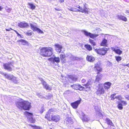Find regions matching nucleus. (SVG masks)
I'll use <instances>...</instances> for the list:
<instances>
[{
  "instance_id": "47",
  "label": "nucleus",
  "mask_w": 129,
  "mask_h": 129,
  "mask_svg": "<svg viewBox=\"0 0 129 129\" xmlns=\"http://www.w3.org/2000/svg\"><path fill=\"white\" fill-rule=\"evenodd\" d=\"M76 7L77 8L79 9L81 11H82V10H83V8L82 7H80V6H79L78 5V6H76Z\"/></svg>"
},
{
  "instance_id": "19",
  "label": "nucleus",
  "mask_w": 129,
  "mask_h": 129,
  "mask_svg": "<svg viewBox=\"0 0 129 129\" xmlns=\"http://www.w3.org/2000/svg\"><path fill=\"white\" fill-rule=\"evenodd\" d=\"M116 17L118 19L124 21H126L127 20V18L126 17L121 15H118Z\"/></svg>"
},
{
  "instance_id": "35",
  "label": "nucleus",
  "mask_w": 129,
  "mask_h": 129,
  "mask_svg": "<svg viewBox=\"0 0 129 129\" xmlns=\"http://www.w3.org/2000/svg\"><path fill=\"white\" fill-rule=\"evenodd\" d=\"M115 53L119 55H120L122 54V51H121L120 49H116V50L115 52Z\"/></svg>"
},
{
  "instance_id": "11",
  "label": "nucleus",
  "mask_w": 129,
  "mask_h": 129,
  "mask_svg": "<svg viewBox=\"0 0 129 129\" xmlns=\"http://www.w3.org/2000/svg\"><path fill=\"white\" fill-rule=\"evenodd\" d=\"M13 66L11 64L8 62V63H6L4 64L3 66L4 68L6 69L8 71H11L12 70V67Z\"/></svg>"
},
{
  "instance_id": "27",
  "label": "nucleus",
  "mask_w": 129,
  "mask_h": 129,
  "mask_svg": "<svg viewBox=\"0 0 129 129\" xmlns=\"http://www.w3.org/2000/svg\"><path fill=\"white\" fill-rule=\"evenodd\" d=\"M60 58L61 60V61L62 63H64L65 62V56L64 54L63 53L61 54L60 55Z\"/></svg>"
},
{
  "instance_id": "9",
  "label": "nucleus",
  "mask_w": 129,
  "mask_h": 129,
  "mask_svg": "<svg viewBox=\"0 0 129 129\" xmlns=\"http://www.w3.org/2000/svg\"><path fill=\"white\" fill-rule=\"evenodd\" d=\"M71 86L73 88L76 90H78L80 91L85 90V88L80 85L74 84L71 85Z\"/></svg>"
},
{
  "instance_id": "64",
  "label": "nucleus",
  "mask_w": 129,
  "mask_h": 129,
  "mask_svg": "<svg viewBox=\"0 0 129 129\" xmlns=\"http://www.w3.org/2000/svg\"><path fill=\"white\" fill-rule=\"evenodd\" d=\"M18 32H17V33H16L17 34H18Z\"/></svg>"
},
{
  "instance_id": "51",
  "label": "nucleus",
  "mask_w": 129,
  "mask_h": 129,
  "mask_svg": "<svg viewBox=\"0 0 129 129\" xmlns=\"http://www.w3.org/2000/svg\"><path fill=\"white\" fill-rule=\"evenodd\" d=\"M85 80L84 79H83L82 80V82L84 83L85 82Z\"/></svg>"
},
{
  "instance_id": "24",
  "label": "nucleus",
  "mask_w": 129,
  "mask_h": 129,
  "mask_svg": "<svg viewBox=\"0 0 129 129\" xmlns=\"http://www.w3.org/2000/svg\"><path fill=\"white\" fill-rule=\"evenodd\" d=\"M86 5V3L83 4L84 8L83 9V10L81 11V12L82 13H86L88 14V9L86 7L85 5Z\"/></svg>"
},
{
  "instance_id": "12",
  "label": "nucleus",
  "mask_w": 129,
  "mask_h": 129,
  "mask_svg": "<svg viewBox=\"0 0 129 129\" xmlns=\"http://www.w3.org/2000/svg\"><path fill=\"white\" fill-rule=\"evenodd\" d=\"M41 81V83L43 85L44 88H45L47 90H51V88L50 87L48 84H47L45 81H44L42 78L40 79Z\"/></svg>"
},
{
  "instance_id": "31",
  "label": "nucleus",
  "mask_w": 129,
  "mask_h": 129,
  "mask_svg": "<svg viewBox=\"0 0 129 129\" xmlns=\"http://www.w3.org/2000/svg\"><path fill=\"white\" fill-rule=\"evenodd\" d=\"M116 95V93H114L113 94H112L111 95L110 97L111 98V100H114L115 99H118L119 98L118 96H115Z\"/></svg>"
},
{
  "instance_id": "33",
  "label": "nucleus",
  "mask_w": 129,
  "mask_h": 129,
  "mask_svg": "<svg viewBox=\"0 0 129 129\" xmlns=\"http://www.w3.org/2000/svg\"><path fill=\"white\" fill-rule=\"evenodd\" d=\"M28 5L30 6V8L31 9L34 10L35 9L36 7L33 4L28 3Z\"/></svg>"
},
{
  "instance_id": "58",
  "label": "nucleus",
  "mask_w": 129,
  "mask_h": 129,
  "mask_svg": "<svg viewBox=\"0 0 129 129\" xmlns=\"http://www.w3.org/2000/svg\"><path fill=\"white\" fill-rule=\"evenodd\" d=\"M17 35L18 37H19V36H20V34H19V33H18V34H17Z\"/></svg>"
},
{
  "instance_id": "16",
  "label": "nucleus",
  "mask_w": 129,
  "mask_h": 129,
  "mask_svg": "<svg viewBox=\"0 0 129 129\" xmlns=\"http://www.w3.org/2000/svg\"><path fill=\"white\" fill-rule=\"evenodd\" d=\"M55 47L56 50L57 52L60 53L61 51V50L62 48V46L61 45L58 44H56L55 45Z\"/></svg>"
},
{
  "instance_id": "3",
  "label": "nucleus",
  "mask_w": 129,
  "mask_h": 129,
  "mask_svg": "<svg viewBox=\"0 0 129 129\" xmlns=\"http://www.w3.org/2000/svg\"><path fill=\"white\" fill-rule=\"evenodd\" d=\"M80 117L83 122H88L90 120L89 117L85 115L82 111H80L79 113Z\"/></svg>"
},
{
  "instance_id": "37",
  "label": "nucleus",
  "mask_w": 129,
  "mask_h": 129,
  "mask_svg": "<svg viewBox=\"0 0 129 129\" xmlns=\"http://www.w3.org/2000/svg\"><path fill=\"white\" fill-rule=\"evenodd\" d=\"M117 107L120 110L122 109L123 108L122 104L120 103H118Z\"/></svg>"
},
{
  "instance_id": "20",
  "label": "nucleus",
  "mask_w": 129,
  "mask_h": 129,
  "mask_svg": "<svg viewBox=\"0 0 129 129\" xmlns=\"http://www.w3.org/2000/svg\"><path fill=\"white\" fill-rule=\"evenodd\" d=\"M54 111V110L53 109H50L46 114L45 116V118H49V119L50 120V114H51V112H53Z\"/></svg>"
},
{
  "instance_id": "44",
  "label": "nucleus",
  "mask_w": 129,
  "mask_h": 129,
  "mask_svg": "<svg viewBox=\"0 0 129 129\" xmlns=\"http://www.w3.org/2000/svg\"><path fill=\"white\" fill-rule=\"evenodd\" d=\"M68 9L70 11L74 12V8H73L72 7L71 8L70 7L69 8H68Z\"/></svg>"
},
{
  "instance_id": "40",
  "label": "nucleus",
  "mask_w": 129,
  "mask_h": 129,
  "mask_svg": "<svg viewBox=\"0 0 129 129\" xmlns=\"http://www.w3.org/2000/svg\"><path fill=\"white\" fill-rule=\"evenodd\" d=\"M101 76H99V75H98L96 77V79L95 81L97 82H99L101 79Z\"/></svg>"
},
{
  "instance_id": "36",
  "label": "nucleus",
  "mask_w": 129,
  "mask_h": 129,
  "mask_svg": "<svg viewBox=\"0 0 129 129\" xmlns=\"http://www.w3.org/2000/svg\"><path fill=\"white\" fill-rule=\"evenodd\" d=\"M85 87H86V88L87 89L86 90V91H88V90H90V87L89 86V83H87L85 85Z\"/></svg>"
},
{
  "instance_id": "54",
  "label": "nucleus",
  "mask_w": 129,
  "mask_h": 129,
  "mask_svg": "<svg viewBox=\"0 0 129 129\" xmlns=\"http://www.w3.org/2000/svg\"><path fill=\"white\" fill-rule=\"evenodd\" d=\"M6 30L7 31H9L10 30V28L9 29H6Z\"/></svg>"
},
{
  "instance_id": "43",
  "label": "nucleus",
  "mask_w": 129,
  "mask_h": 129,
  "mask_svg": "<svg viewBox=\"0 0 129 129\" xmlns=\"http://www.w3.org/2000/svg\"><path fill=\"white\" fill-rule=\"evenodd\" d=\"M31 126L33 127L34 128L33 129H42L40 127L37 126L36 125H30Z\"/></svg>"
},
{
  "instance_id": "2",
  "label": "nucleus",
  "mask_w": 129,
  "mask_h": 129,
  "mask_svg": "<svg viewBox=\"0 0 129 129\" xmlns=\"http://www.w3.org/2000/svg\"><path fill=\"white\" fill-rule=\"evenodd\" d=\"M53 50L51 47H43L40 50V54L43 56L50 57L53 54Z\"/></svg>"
},
{
  "instance_id": "46",
  "label": "nucleus",
  "mask_w": 129,
  "mask_h": 129,
  "mask_svg": "<svg viewBox=\"0 0 129 129\" xmlns=\"http://www.w3.org/2000/svg\"><path fill=\"white\" fill-rule=\"evenodd\" d=\"M74 12H81V11L78 9L77 8H74Z\"/></svg>"
},
{
  "instance_id": "6",
  "label": "nucleus",
  "mask_w": 129,
  "mask_h": 129,
  "mask_svg": "<svg viewBox=\"0 0 129 129\" xmlns=\"http://www.w3.org/2000/svg\"><path fill=\"white\" fill-rule=\"evenodd\" d=\"M46 118L49 121L52 120L54 122H56L58 121L60 119V116L57 115H52L51 116V117H50V120L49 119V118Z\"/></svg>"
},
{
  "instance_id": "13",
  "label": "nucleus",
  "mask_w": 129,
  "mask_h": 129,
  "mask_svg": "<svg viewBox=\"0 0 129 129\" xmlns=\"http://www.w3.org/2000/svg\"><path fill=\"white\" fill-rule=\"evenodd\" d=\"M105 90L103 87H99L96 92V93L98 96H100L105 93Z\"/></svg>"
},
{
  "instance_id": "32",
  "label": "nucleus",
  "mask_w": 129,
  "mask_h": 129,
  "mask_svg": "<svg viewBox=\"0 0 129 129\" xmlns=\"http://www.w3.org/2000/svg\"><path fill=\"white\" fill-rule=\"evenodd\" d=\"M89 41L92 46H95L96 45V43L94 40L89 39Z\"/></svg>"
},
{
  "instance_id": "4",
  "label": "nucleus",
  "mask_w": 129,
  "mask_h": 129,
  "mask_svg": "<svg viewBox=\"0 0 129 129\" xmlns=\"http://www.w3.org/2000/svg\"><path fill=\"white\" fill-rule=\"evenodd\" d=\"M94 50L98 54L102 55H104L107 53L108 49L105 47H104L99 49H94Z\"/></svg>"
},
{
  "instance_id": "15",
  "label": "nucleus",
  "mask_w": 129,
  "mask_h": 129,
  "mask_svg": "<svg viewBox=\"0 0 129 129\" xmlns=\"http://www.w3.org/2000/svg\"><path fill=\"white\" fill-rule=\"evenodd\" d=\"M18 26L20 28H26L29 26V25L25 21H23L18 23Z\"/></svg>"
},
{
  "instance_id": "45",
  "label": "nucleus",
  "mask_w": 129,
  "mask_h": 129,
  "mask_svg": "<svg viewBox=\"0 0 129 129\" xmlns=\"http://www.w3.org/2000/svg\"><path fill=\"white\" fill-rule=\"evenodd\" d=\"M33 34V32H27L26 33V34L28 36H31Z\"/></svg>"
},
{
  "instance_id": "62",
  "label": "nucleus",
  "mask_w": 129,
  "mask_h": 129,
  "mask_svg": "<svg viewBox=\"0 0 129 129\" xmlns=\"http://www.w3.org/2000/svg\"><path fill=\"white\" fill-rule=\"evenodd\" d=\"M14 31L16 33H17V32L16 30H14Z\"/></svg>"
},
{
  "instance_id": "5",
  "label": "nucleus",
  "mask_w": 129,
  "mask_h": 129,
  "mask_svg": "<svg viewBox=\"0 0 129 129\" xmlns=\"http://www.w3.org/2000/svg\"><path fill=\"white\" fill-rule=\"evenodd\" d=\"M48 60L49 61H51V63L53 64H54L55 66H56L57 64L55 63V62L58 63L60 62V59L59 58L55 56L49 58L48 59Z\"/></svg>"
},
{
  "instance_id": "59",
  "label": "nucleus",
  "mask_w": 129,
  "mask_h": 129,
  "mask_svg": "<svg viewBox=\"0 0 129 129\" xmlns=\"http://www.w3.org/2000/svg\"><path fill=\"white\" fill-rule=\"evenodd\" d=\"M2 9V7L1 6H0V11Z\"/></svg>"
},
{
  "instance_id": "39",
  "label": "nucleus",
  "mask_w": 129,
  "mask_h": 129,
  "mask_svg": "<svg viewBox=\"0 0 129 129\" xmlns=\"http://www.w3.org/2000/svg\"><path fill=\"white\" fill-rule=\"evenodd\" d=\"M115 58L116 59V60L118 62L120 61L122 59V58L120 56H116Z\"/></svg>"
},
{
  "instance_id": "41",
  "label": "nucleus",
  "mask_w": 129,
  "mask_h": 129,
  "mask_svg": "<svg viewBox=\"0 0 129 129\" xmlns=\"http://www.w3.org/2000/svg\"><path fill=\"white\" fill-rule=\"evenodd\" d=\"M120 103H121L122 105L124 106H126L127 104V103L126 101H121Z\"/></svg>"
},
{
  "instance_id": "14",
  "label": "nucleus",
  "mask_w": 129,
  "mask_h": 129,
  "mask_svg": "<svg viewBox=\"0 0 129 129\" xmlns=\"http://www.w3.org/2000/svg\"><path fill=\"white\" fill-rule=\"evenodd\" d=\"M81 100V99L80 100H77L75 102L71 103V105L74 109L77 108L79 104L80 103Z\"/></svg>"
},
{
  "instance_id": "1",
  "label": "nucleus",
  "mask_w": 129,
  "mask_h": 129,
  "mask_svg": "<svg viewBox=\"0 0 129 129\" xmlns=\"http://www.w3.org/2000/svg\"><path fill=\"white\" fill-rule=\"evenodd\" d=\"M16 105L19 109H23L24 110H28L31 107L30 103L28 101L23 100L21 102H17L16 103Z\"/></svg>"
},
{
  "instance_id": "57",
  "label": "nucleus",
  "mask_w": 129,
  "mask_h": 129,
  "mask_svg": "<svg viewBox=\"0 0 129 129\" xmlns=\"http://www.w3.org/2000/svg\"><path fill=\"white\" fill-rule=\"evenodd\" d=\"M55 9L57 11H59V9H57V8H55Z\"/></svg>"
},
{
  "instance_id": "28",
  "label": "nucleus",
  "mask_w": 129,
  "mask_h": 129,
  "mask_svg": "<svg viewBox=\"0 0 129 129\" xmlns=\"http://www.w3.org/2000/svg\"><path fill=\"white\" fill-rule=\"evenodd\" d=\"M18 42H21L22 44L23 45L27 44L28 43V42L27 41L23 39H21L18 40Z\"/></svg>"
},
{
  "instance_id": "53",
  "label": "nucleus",
  "mask_w": 129,
  "mask_h": 129,
  "mask_svg": "<svg viewBox=\"0 0 129 129\" xmlns=\"http://www.w3.org/2000/svg\"><path fill=\"white\" fill-rule=\"evenodd\" d=\"M37 95H38L39 97H40V96H41V95L40 94V93H37Z\"/></svg>"
},
{
  "instance_id": "25",
  "label": "nucleus",
  "mask_w": 129,
  "mask_h": 129,
  "mask_svg": "<svg viewBox=\"0 0 129 129\" xmlns=\"http://www.w3.org/2000/svg\"><path fill=\"white\" fill-rule=\"evenodd\" d=\"M69 78L74 82H75L77 80V78L74 76L70 75L69 76Z\"/></svg>"
},
{
  "instance_id": "22",
  "label": "nucleus",
  "mask_w": 129,
  "mask_h": 129,
  "mask_svg": "<svg viewBox=\"0 0 129 129\" xmlns=\"http://www.w3.org/2000/svg\"><path fill=\"white\" fill-rule=\"evenodd\" d=\"M86 59L87 61L91 62H93L95 60V58L94 57L89 55L87 56Z\"/></svg>"
},
{
  "instance_id": "17",
  "label": "nucleus",
  "mask_w": 129,
  "mask_h": 129,
  "mask_svg": "<svg viewBox=\"0 0 129 129\" xmlns=\"http://www.w3.org/2000/svg\"><path fill=\"white\" fill-rule=\"evenodd\" d=\"M111 85V83L109 82H105L104 84V88L105 89L108 90L110 88Z\"/></svg>"
},
{
  "instance_id": "23",
  "label": "nucleus",
  "mask_w": 129,
  "mask_h": 129,
  "mask_svg": "<svg viewBox=\"0 0 129 129\" xmlns=\"http://www.w3.org/2000/svg\"><path fill=\"white\" fill-rule=\"evenodd\" d=\"M4 75L7 79L9 80H13L14 79V76L13 75H11L6 74H4Z\"/></svg>"
},
{
  "instance_id": "10",
  "label": "nucleus",
  "mask_w": 129,
  "mask_h": 129,
  "mask_svg": "<svg viewBox=\"0 0 129 129\" xmlns=\"http://www.w3.org/2000/svg\"><path fill=\"white\" fill-rule=\"evenodd\" d=\"M30 25L31 27V29L34 31H37V32L39 34L43 33V31L39 28L36 27L32 24L30 23Z\"/></svg>"
},
{
  "instance_id": "26",
  "label": "nucleus",
  "mask_w": 129,
  "mask_h": 129,
  "mask_svg": "<svg viewBox=\"0 0 129 129\" xmlns=\"http://www.w3.org/2000/svg\"><path fill=\"white\" fill-rule=\"evenodd\" d=\"M107 40L105 39H104L102 41L101 44V45L102 46H106L107 43Z\"/></svg>"
},
{
  "instance_id": "52",
  "label": "nucleus",
  "mask_w": 129,
  "mask_h": 129,
  "mask_svg": "<svg viewBox=\"0 0 129 129\" xmlns=\"http://www.w3.org/2000/svg\"><path fill=\"white\" fill-rule=\"evenodd\" d=\"M20 36H19L20 37V38H23V35H21L20 34Z\"/></svg>"
},
{
  "instance_id": "21",
  "label": "nucleus",
  "mask_w": 129,
  "mask_h": 129,
  "mask_svg": "<svg viewBox=\"0 0 129 129\" xmlns=\"http://www.w3.org/2000/svg\"><path fill=\"white\" fill-rule=\"evenodd\" d=\"M67 56L68 58L72 61H74L77 60V57L74 56L70 53H69Z\"/></svg>"
},
{
  "instance_id": "49",
  "label": "nucleus",
  "mask_w": 129,
  "mask_h": 129,
  "mask_svg": "<svg viewBox=\"0 0 129 129\" xmlns=\"http://www.w3.org/2000/svg\"><path fill=\"white\" fill-rule=\"evenodd\" d=\"M125 98L126 99H127L128 100H129V95H127L126 96H125Z\"/></svg>"
},
{
  "instance_id": "42",
  "label": "nucleus",
  "mask_w": 129,
  "mask_h": 129,
  "mask_svg": "<svg viewBox=\"0 0 129 129\" xmlns=\"http://www.w3.org/2000/svg\"><path fill=\"white\" fill-rule=\"evenodd\" d=\"M100 67H101V65L100 63H97L95 65L94 67L96 69Z\"/></svg>"
},
{
  "instance_id": "63",
  "label": "nucleus",
  "mask_w": 129,
  "mask_h": 129,
  "mask_svg": "<svg viewBox=\"0 0 129 129\" xmlns=\"http://www.w3.org/2000/svg\"><path fill=\"white\" fill-rule=\"evenodd\" d=\"M10 29L12 30H13V29H12V28H10Z\"/></svg>"
},
{
  "instance_id": "60",
  "label": "nucleus",
  "mask_w": 129,
  "mask_h": 129,
  "mask_svg": "<svg viewBox=\"0 0 129 129\" xmlns=\"http://www.w3.org/2000/svg\"><path fill=\"white\" fill-rule=\"evenodd\" d=\"M40 112H41V113H42L43 112V110H42V111H40Z\"/></svg>"
},
{
  "instance_id": "50",
  "label": "nucleus",
  "mask_w": 129,
  "mask_h": 129,
  "mask_svg": "<svg viewBox=\"0 0 129 129\" xmlns=\"http://www.w3.org/2000/svg\"><path fill=\"white\" fill-rule=\"evenodd\" d=\"M59 2H60V3L64 2V0H59Z\"/></svg>"
},
{
  "instance_id": "38",
  "label": "nucleus",
  "mask_w": 129,
  "mask_h": 129,
  "mask_svg": "<svg viewBox=\"0 0 129 129\" xmlns=\"http://www.w3.org/2000/svg\"><path fill=\"white\" fill-rule=\"evenodd\" d=\"M96 70L98 71V72L97 73V74L99 75L100 74V72L102 71V68H101V67H98L96 68Z\"/></svg>"
},
{
  "instance_id": "8",
  "label": "nucleus",
  "mask_w": 129,
  "mask_h": 129,
  "mask_svg": "<svg viewBox=\"0 0 129 129\" xmlns=\"http://www.w3.org/2000/svg\"><path fill=\"white\" fill-rule=\"evenodd\" d=\"M25 114L27 115V118L29 122L31 123H34L35 122V119L33 118V114L32 113L26 112Z\"/></svg>"
},
{
  "instance_id": "18",
  "label": "nucleus",
  "mask_w": 129,
  "mask_h": 129,
  "mask_svg": "<svg viewBox=\"0 0 129 129\" xmlns=\"http://www.w3.org/2000/svg\"><path fill=\"white\" fill-rule=\"evenodd\" d=\"M94 108L96 112V114L100 116H102L101 113L100 112V110L99 109L98 107L97 106H94Z\"/></svg>"
},
{
  "instance_id": "30",
  "label": "nucleus",
  "mask_w": 129,
  "mask_h": 129,
  "mask_svg": "<svg viewBox=\"0 0 129 129\" xmlns=\"http://www.w3.org/2000/svg\"><path fill=\"white\" fill-rule=\"evenodd\" d=\"M106 121L107 123L109 125H110L111 126H113V124L111 120L109 118H106Z\"/></svg>"
},
{
  "instance_id": "56",
  "label": "nucleus",
  "mask_w": 129,
  "mask_h": 129,
  "mask_svg": "<svg viewBox=\"0 0 129 129\" xmlns=\"http://www.w3.org/2000/svg\"><path fill=\"white\" fill-rule=\"evenodd\" d=\"M126 86L128 88H129V84H127L126 85Z\"/></svg>"
},
{
  "instance_id": "48",
  "label": "nucleus",
  "mask_w": 129,
  "mask_h": 129,
  "mask_svg": "<svg viewBox=\"0 0 129 129\" xmlns=\"http://www.w3.org/2000/svg\"><path fill=\"white\" fill-rule=\"evenodd\" d=\"M112 49L113 51H114V52H115L116 50V49L114 48V47L112 48Z\"/></svg>"
},
{
  "instance_id": "34",
  "label": "nucleus",
  "mask_w": 129,
  "mask_h": 129,
  "mask_svg": "<svg viewBox=\"0 0 129 129\" xmlns=\"http://www.w3.org/2000/svg\"><path fill=\"white\" fill-rule=\"evenodd\" d=\"M67 122L68 123L72 124L73 123V120L71 118H69L67 119Z\"/></svg>"
},
{
  "instance_id": "7",
  "label": "nucleus",
  "mask_w": 129,
  "mask_h": 129,
  "mask_svg": "<svg viewBox=\"0 0 129 129\" xmlns=\"http://www.w3.org/2000/svg\"><path fill=\"white\" fill-rule=\"evenodd\" d=\"M82 31L83 32L84 34L87 37H88L92 39H94L98 36V35L92 34L85 30H83Z\"/></svg>"
},
{
  "instance_id": "61",
  "label": "nucleus",
  "mask_w": 129,
  "mask_h": 129,
  "mask_svg": "<svg viewBox=\"0 0 129 129\" xmlns=\"http://www.w3.org/2000/svg\"><path fill=\"white\" fill-rule=\"evenodd\" d=\"M126 66L127 67H129V63L128 64H127Z\"/></svg>"
},
{
  "instance_id": "29",
  "label": "nucleus",
  "mask_w": 129,
  "mask_h": 129,
  "mask_svg": "<svg viewBox=\"0 0 129 129\" xmlns=\"http://www.w3.org/2000/svg\"><path fill=\"white\" fill-rule=\"evenodd\" d=\"M84 47L87 49V50L89 51H91L92 50V47L89 44H86L85 45Z\"/></svg>"
},
{
  "instance_id": "55",
  "label": "nucleus",
  "mask_w": 129,
  "mask_h": 129,
  "mask_svg": "<svg viewBox=\"0 0 129 129\" xmlns=\"http://www.w3.org/2000/svg\"><path fill=\"white\" fill-rule=\"evenodd\" d=\"M126 65H127L126 64H123V66H127Z\"/></svg>"
}]
</instances>
